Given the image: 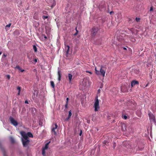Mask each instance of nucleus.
Returning <instances> with one entry per match:
<instances>
[{
	"label": "nucleus",
	"instance_id": "nucleus-1",
	"mask_svg": "<svg viewBox=\"0 0 156 156\" xmlns=\"http://www.w3.org/2000/svg\"><path fill=\"white\" fill-rule=\"evenodd\" d=\"M20 133L23 137L22 138V141L23 145L24 147H27L30 142L28 137H33V135L30 132L26 133L25 132L22 131L20 132Z\"/></svg>",
	"mask_w": 156,
	"mask_h": 156
},
{
	"label": "nucleus",
	"instance_id": "nucleus-2",
	"mask_svg": "<svg viewBox=\"0 0 156 156\" xmlns=\"http://www.w3.org/2000/svg\"><path fill=\"white\" fill-rule=\"evenodd\" d=\"M104 67L101 66L100 71H99L96 68H95V73L97 75H102L103 77H104L105 73V71L103 69Z\"/></svg>",
	"mask_w": 156,
	"mask_h": 156
},
{
	"label": "nucleus",
	"instance_id": "nucleus-3",
	"mask_svg": "<svg viewBox=\"0 0 156 156\" xmlns=\"http://www.w3.org/2000/svg\"><path fill=\"white\" fill-rule=\"evenodd\" d=\"M94 111L95 112L98 111L99 109V101L98 97H96L95 98L94 103Z\"/></svg>",
	"mask_w": 156,
	"mask_h": 156
},
{
	"label": "nucleus",
	"instance_id": "nucleus-4",
	"mask_svg": "<svg viewBox=\"0 0 156 156\" xmlns=\"http://www.w3.org/2000/svg\"><path fill=\"white\" fill-rule=\"evenodd\" d=\"M50 142H49L47 143L42 148V154L43 156H45V151L48 149V144Z\"/></svg>",
	"mask_w": 156,
	"mask_h": 156
},
{
	"label": "nucleus",
	"instance_id": "nucleus-5",
	"mask_svg": "<svg viewBox=\"0 0 156 156\" xmlns=\"http://www.w3.org/2000/svg\"><path fill=\"white\" fill-rule=\"evenodd\" d=\"M148 116L151 121L153 122H155V117L151 112H150L148 113Z\"/></svg>",
	"mask_w": 156,
	"mask_h": 156
},
{
	"label": "nucleus",
	"instance_id": "nucleus-6",
	"mask_svg": "<svg viewBox=\"0 0 156 156\" xmlns=\"http://www.w3.org/2000/svg\"><path fill=\"white\" fill-rule=\"evenodd\" d=\"M98 30V27H94L92 28L91 31V34L93 36H94L96 35Z\"/></svg>",
	"mask_w": 156,
	"mask_h": 156
},
{
	"label": "nucleus",
	"instance_id": "nucleus-7",
	"mask_svg": "<svg viewBox=\"0 0 156 156\" xmlns=\"http://www.w3.org/2000/svg\"><path fill=\"white\" fill-rule=\"evenodd\" d=\"M9 120L11 123L12 125L15 126H17L18 124L16 120H15L13 117H10L9 118Z\"/></svg>",
	"mask_w": 156,
	"mask_h": 156
},
{
	"label": "nucleus",
	"instance_id": "nucleus-8",
	"mask_svg": "<svg viewBox=\"0 0 156 156\" xmlns=\"http://www.w3.org/2000/svg\"><path fill=\"white\" fill-rule=\"evenodd\" d=\"M88 80L87 79H84L83 80L81 84L84 87H86L88 83Z\"/></svg>",
	"mask_w": 156,
	"mask_h": 156
},
{
	"label": "nucleus",
	"instance_id": "nucleus-9",
	"mask_svg": "<svg viewBox=\"0 0 156 156\" xmlns=\"http://www.w3.org/2000/svg\"><path fill=\"white\" fill-rule=\"evenodd\" d=\"M58 126L56 124L53 125H52V127L51 129V131L52 133H53L54 134L56 135V130H57Z\"/></svg>",
	"mask_w": 156,
	"mask_h": 156
},
{
	"label": "nucleus",
	"instance_id": "nucleus-10",
	"mask_svg": "<svg viewBox=\"0 0 156 156\" xmlns=\"http://www.w3.org/2000/svg\"><path fill=\"white\" fill-rule=\"evenodd\" d=\"M139 83L136 80H133L131 83V86L132 87H133L135 85L138 84Z\"/></svg>",
	"mask_w": 156,
	"mask_h": 156
},
{
	"label": "nucleus",
	"instance_id": "nucleus-11",
	"mask_svg": "<svg viewBox=\"0 0 156 156\" xmlns=\"http://www.w3.org/2000/svg\"><path fill=\"white\" fill-rule=\"evenodd\" d=\"M70 47L69 45H67L65 46V49L66 50V52L67 55L70 54L69 53Z\"/></svg>",
	"mask_w": 156,
	"mask_h": 156
},
{
	"label": "nucleus",
	"instance_id": "nucleus-12",
	"mask_svg": "<svg viewBox=\"0 0 156 156\" xmlns=\"http://www.w3.org/2000/svg\"><path fill=\"white\" fill-rule=\"evenodd\" d=\"M38 22L37 21H34V22L33 26L35 27H37L39 26Z\"/></svg>",
	"mask_w": 156,
	"mask_h": 156
},
{
	"label": "nucleus",
	"instance_id": "nucleus-13",
	"mask_svg": "<svg viewBox=\"0 0 156 156\" xmlns=\"http://www.w3.org/2000/svg\"><path fill=\"white\" fill-rule=\"evenodd\" d=\"M72 115V114L71 111H69V112L68 116V118L66 119V120H68L70 118Z\"/></svg>",
	"mask_w": 156,
	"mask_h": 156
},
{
	"label": "nucleus",
	"instance_id": "nucleus-14",
	"mask_svg": "<svg viewBox=\"0 0 156 156\" xmlns=\"http://www.w3.org/2000/svg\"><path fill=\"white\" fill-rule=\"evenodd\" d=\"M16 68L18 70H20L21 72H23L24 71V69H22L19 66H16Z\"/></svg>",
	"mask_w": 156,
	"mask_h": 156
},
{
	"label": "nucleus",
	"instance_id": "nucleus-15",
	"mask_svg": "<svg viewBox=\"0 0 156 156\" xmlns=\"http://www.w3.org/2000/svg\"><path fill=\"white\" fill-rule=\"evenodd\" d=\"M72 77L73 76L72 74L70 73L68 74V78L70 82L71 81Z\"/></svg>",
	"mask_w": 156,
	"mask_h": 156
},
{
	"label": "nucleus",
	"instance_id": "nucleus-16",
	"mask_svg": "<svg viewBox=\"0 0 156 156\" xmlns=\"http://www.w3.org/2000/svg\"><path fill=\"white\" fill-rule=\"evenodd\" d=\"M9 138L10 141L12 143H13L15 142V140L11 136Z\"/></svg>",
	"mask_w": 156,
	"mask_h": 156
},
{
	"label": "nucleus",
	"instance_id": "nucleus-17",
	"mask_svg": "<svg viewBox=\"0 0 156 156\" xmlns=\"http://www.w3.org/2000/svg\"><path fill=\"white\" fill-rule=\"evenodd\" d=\"M11 25V23H9V24L6 25L5 26V29L7 31L9 29H7V28L8 27L9 28L10 27Z\"/></svg>",
	"mask_w": 156,
	"mask_h": 156
},
{
	"label": "nucleus",
	"instance_id": "nucleus-18",
	"mask_svg": "<svg viewBox=\"0 0 156 156\" xmlns=\"http://www.w3.org/2000/svg\"><path fill=\"white\" fill-rule=\"evenodd\" d=\"M50 83L51 86L53 88H54L55 87V85L54 82L53 81H51Z\"/></svg>",
	"mask_w": 156,
	"mask_h": 156
},
{
	"label": "nucleus",
	"instance_id": "nucleus-19",
	"mask_svg": "<svg viewBox=\"0 0 156 156\" xmlns=\"http://www.w3.org/2000/svg\"><path fill=\"white\" fill-rule=\"evenodd\" d=\"M33 49L35 52H37V48L36 46L35 45H33Z\"/></svg>",
	"mask_w": 156,
	"mask_h": 156
},
{
	"label": "nucleus",
	"instance_id": "nucleus-20",
	"mask_svg": "<svg viewBox=\"0 0 156 156\" xmlns=\"http://www.w3.org/2000/svg\"><path fill=\"white\" fill-rule=\"evenodd\" d=\"M7 56V55L6 54H5V53H3V56H2V59H1V60L2 61L3 59V57H5L6 56Z\"/></svg>",
	"mask_w": 156,
	"mask_h": 156
},
{
	"label": "nucleus",
	"instance_id": "nucleus-21",
	"mask_svg": "<svg viewBox=\"0 0 156 156\" xmlns=\"http://www.w3.org/2000/svg\"><path fill=\"white\" fill-rule=\"evenodd\" d=\"M58 76H61V72L60 70H58Z\"/></svg>",
	"mask_w": 156,
	"mask_h": 156
},
{
	"label": "nucleus",
	"instance_id": "nucleus-22",
	"mask_svg": "<svg viewBox=\"0 0 156 156\" xmlns=\"http://www.w3.org/2000/svg\"><path fill=\"white\" fill-rule=\"evenodd\" d=\"M42 17L43 19L44 20L47 19L48 18V16H43Z\"/></svg>",
	"mask_w": 156,
	"mask_h": 156
},
{
	"label": "nucleus",
	"instance_id": "nucleus-23",
	"mask_svg": "<svg viewBox=\"0 0 156 156\" xmlns=\"http://www.w3.org/2000/svg\"><path fill=\"white\" fill-rule=\"evenodd\" d=\"M6 76H7V78L9 79V80L10 78V75H8Z\"/></svg>",
	"mask_w": 156,
	"mask_h": 156
},
{
	"label": "nucleus",
	"instance_id": "nucleus-24",
	"mask_svg": "<svg viewBox=\"0 0 156 156\" xmlns=\"http://www.w3.org/2000/svg\"><path fill=\"white\" fill-rule=\"evenodd\" d=\"M17 89L19 91H20L21 88L20 87H17Z\"/></svg>",
	"mask_w": 156,
	"mask_h": 156
},
{
	"label": "nucleus",
	"instance_id": "nucleus-25",
	"mask_svg": "<svg viewBox=\"0 0 156 156\" xmlns=\"http://www.w3.org/2000/svg\"><path fill=\"white\" fill-rule=\"evenodd\" d=\"M140 20V19L137 18H136V20L137 22L139 21Z\"/></svg>",
	"mask_w": 156,
	"mask_h": 156
},
{
	"label": "nucleus",
	"instance_id": "nucleus-26",
	"mask_svg": "<svg viewBox=\"0 0 156 156\" xmlns=\"http://www.w3.org/2000/svg\"><path fill=\"white\" fill-rule=\"evenodd\" d=\"M37 60H38V59H37V58H36L34 60V61L35 62H37Z\"/></svg>",
	"mask_w": 156,
	"mask_h": 156
},
{
	"label": "nucleus",
	"instance_id": "nucleus-27",
	"mask_svg": "<svg viewBox=\"0 0 156 156\" xmlns=\"http://www.w3.org/2000/svg\"><path fill=\"white\" fill-rule=\"evenodd\" d=\"M61 76H58V80L59 81H60L61 80Z\"/></svg>",
	"mask_w": 156,
	"mask_h": 156
},
{
	"label": "nucleus",
	"instance_id": "nucleus-28",
	"mask_svg": "<svg viewBox=\"0 0 156 156\" xmlns=\"http://www.w3.org/2000/svg\"><path fill=\"white\" fill-rule=\"evenodd\" d=\"M123 118H124V119H126L127 118V117L125 115H123Z\"/></svg>",
	"mask_w": 156,
	"mask_h": 156
},
{
	"label": "nucleus",
	"instance_id": "nucleus-29",
	"mask_svg": "<svg viewBox=\"0 0 156 156\" xmlns=\"http://www.w3.org/2000/svg\"><path fill=\"white\" fill-rule=\"evenodd\" d=\"M68 103H66L65 105V107L66 108H68Z\"/></svg>",
	"mask_w": 156,
	"mask_h": 156
},
{
	"label": "nucleus",
	"instance_id": "nucleus-30",
	"mask_svg": "<svg viewBox=\"0 0 156 156\" xmlns=\"http://www.w3.org/2000/svg\"><path fill=\"white\" fill-rule=\"evenodd\" d=\"M51 0L52 1V2H54V3H53V5L54 6V5H55V1H54V0Z\"/></svg>",
	"mask_w": 156,
	"mask_h": 156
},
{
	"label": "nucleus",
	"instance_id": "nucleus-31",
	"mask_svg": "<svg viewBox=\"0 0 156 156\" xmlns=\"http://www.w3.org/2000/svg\"><path fill=\"white\" fill-rule=\"evenodd\" d=\"M69 98H67L66 99V103H68V101H69Z\"/></svg>",
	"mask_w": 156,
	"mask_h": 156
},
{
	"label": "nucleus",
	"instance_id": "nucleus-32",
	"mask_svg": "<svg viewBox=\"0 0 156 156\" xmlns=\"http://www.w3.org/2000/svg\"><path fill=\"white\" fill-rule=\"evenodd\" d=\"M86 72L87 73H90V74H92V73L91 72L88 71H86Z\"/></svg>",
	"mask_w": 156,
	"mask_h": 156
},
{
	"label": "nucleus",
	"instance_id": "nucleus-33",
	"mask_svg": "<svg viewBox=\"0 0 156 156\" xmlns=\"http://www.w3.org/2000/svg\"><path fill=\"white\" fill-rule=\"evenodd\" d=\"M153 8L152 7H151L150 8V11H152L153 10Z\"/></svg>",
	"mask_w": 156,
	"mask_h": 156
},
{
	"label": "nucleus",
	"instance_id": "nucleus-34",
	"mask_svg": "<svg viewBox=\"0 0 156 156\" xmlns=\"http://www.w3.org/2000/svg\"><path fill=\"white\" fill-rule=\"evenodd\" d=\"M116 146V144L115 143H114L113 144V147L114 148Z\"/></svg>",
	"mask_w": 156,
	"mask_h": 156
},
{
	"label": "nucleus",
	"instance_id": "nucleus-35",
	"mask_svg": "<svg viewBox=\"0 0 156 156\" xmlns=\"http://www.w3.org/2000/svg\"><path fill=\"white\" fill-rule=\"evenodd\" d=\"M82 134V131H81L80 132V133L79 134V135L80 136H81V134Z\"/></svg>",
	"mask_w": 156,
	"mask_h": 156
},
{
	"label": "nucleus",
	"instance_id": "nucleus-36",
	"mask_svg": "<svg viewBox=\"0 0 156 156\" xmlns=\"http://www.w3.org/2000/svg\"><path fill=\"white\" fill-rule=\"evenodd\" d=\"M78 31H77V32H76V33L74 34V35H76L78 33Z\"/></svg>",
	"mask_w": 156,
	"mask_h": 156
},
{
	"label": "nucleus",
	"instance_id": "nucleus-37",
	"mask_svg": "<svg viewBox=\"0 0 156 156\" xmlns=\"http://www.w3.org/2000/svg\"><path fill=\"white\" fill-rule=\"evenodd\" d=\"M25 104H28V101H26L25 102Z\"/></svg>",
	"mask_w": 156,
	"mask_h": 156
},
{
	"label": "nucleus",
	"instance_id": "nucleus-38",
	"mask_svg": "<svg viewBox=\"0 0 156 156\" xmlns=\"http://www.w3.org/2000/svg\"><path fill=\"white\" fill-rule=\"evenodd\" d=\"M29 59H30V62H32V63H33V62L32 61V60L31 59H31H30V58H29Z\"/></svg>",
	"mask_w": 156,
	"mask_h": 156
},
{
	"label": "nucleus",
	"instance_id": "nucleus-39",
	"mask_svg": "<svg viewBox=\"0 0 156 156\" xmlns=\"http://www.w3.org/2000/svg\"><path fill=\"white\" fill-rule=\"evenodd\" d=\"M113 11H111L110 12V15L112 14V13H113Z\"/></svg>",
	"mask_w": 156,
	"mask_h": 156
},
{
	"label": "nucleus",
	"instance_id": "nucleus-40",
	"mask_svg": "<svg viewBox=\"0 0 156 156\" xmlns=\"http://www.w3.org/2000/svg\"><path fill=\"white\" fill-rule=\"evenodd\" d=\"M20 91H18V95H20Z\"/></svg>",
	"mask_w": 156,
	"mask_h": 156
},
{
	"label": "nucleus",
	"instance_id": "nucleus-41",
	"mask_svg": "<svg viewBox=\"0 0 156 156\" xmlns=\"http://www.w3.org/2000/svg\"><path fill=\"white\" fill-rule=\"evenodd\" d=\"M123 49L124 50H126V48H125V47H124L123 48Z\"/></svg>",
	"mask_w": 156,
	"mask_h": 156
},
{
	"label": "nucleus",
	"instance_id": "nucleus-42",
	"mask_svg": "<svg viewBox=\"0 0 156 156\" xmlns=\"http://www.w3.org/2000/svg\"><path fill=\"white\" fill-rule=\"evenodd\" d=\"M100 89H98V92H100Z\"/></svg>",
	"mask_w": 156,
	"mask_h": 156
},
{
	"label": "nucleus",
	"instance_id": "nucleus-43",
	"mask_svg": "<svg viewBox=\"0 0 156 156\" xmlns=\"http://www.w3.org/2000/svg\"><path fill=\"white\" fill-rule=\"evenodd\" d=\"M44 37V38H46V39L47 38V37H46V36H45Z\"/></svg>",
	"mask_w": 156,
	"mask_h": 156
},
{
	"label": "nucleus",
	"instance_id": "nucleus-44",
	"mask_svg": "<svg viewBox=\"0 0 156 156\" xmlns=\"http://www.w3.org/2000/svg\"><path fill=\"white\" fill-rule=\"evenodd\" d=\"M46 12V11H44L43 12V13H45Z\"/></svg>",
	"mask_w": 156,
	"mask_h": 156
},
{
	"label": "nucleus",
	"instance_id": "nucleus-45",
	"mask_svg": "<svg viewBox=\"0 0 156 156\" xmlns=\"http://www.w3.org/2000/svg\"><path fill=\"white\" fill-rule=\"evenodd\" d=\"M2 54V52H0V55H1Z\"/></svg>",
	"mask_w": 156,
	"mask_h": 156
},
{
	"label": "nucleus",
	"instance_id": "nucleus-46",
	"mask_svg": "<svg viewBox=\"0 0 156 156\" xmlns=\"http://www.w3.org/2000/svg\"><path fill=\"white\" fill-rule=\"evenodd\" d=\"M76 32H77V31H78L77 30H76Z\"/></svg>",
	"mask_w": 156,
	"mask_h": 156
},
{
	"label": "nucleus",
	"instance_id": "nucleus-47",
	"mask_svg": "<svg viewBox=\"0 0 156 156\" xmlns=\"http://www.w3.org/2000/svg\"><path fill=\"white\" fill-rule=\"evenodd\" d=\"M148 86V84H147V85H146V87H147Z\"/></svg>",
	"mask_w": 156,
	"mask_h": 156
}]
</instances>
